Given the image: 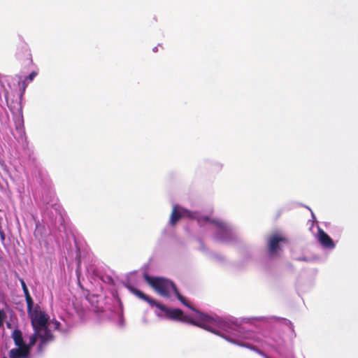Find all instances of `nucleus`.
I'll return each instance as SVG.
<instances>
[{
  "instance_id": "obj_1",
  "label": "nucleus",
  "mask_w": 358,
  "mask_h": 358,
  "mask_svg": "<svg viewBox=\"0 0 358 358\" xmlns=\"http://www.w3.org/2000/svg\"><path fill=\"white\" fill-rule=\"evenodd\" d=\"M144 279L160 296L163 297H170V292L173 290L176 298L183 305L201 315V318L202 320L206 321L209 320L210 317L208 315L203 314L189 304L187 299L179 292L173 282L164 278L152 277L148 274H144Z\"/></svg>"
},
{
  "instance_id": "obj_2",
  "label": "nucleus",
  "mask_w": 358,
  "mask_h": 358,
  "mask_svg": "<svg viewBox=\"0 0 358 358\" xmlns=\"http://www.w3.org/2000/svg\"><path fill=\"white\" fill-rule=\"evenodd\" d=\"M127 289L129 290L131 293L134 294L136 296L139 298L140 299H142L146 302H148L150 306L154 307L156 306L162 311L166 313L169 317L173 320H178L182 322H185L192 324H194L197 327H200L204 329L213 332L207 324H199V322H196L194 320L191 318L190 317L187 315H183V312L182 310L179 308H175L173 310H170L167 308L164 305L157 302V301L150 298L148 295L144 294L141 290L135 288L134 287L131 285H128Z\"/></svg>"
},
{
  "instance_id": "obj_3",
  "label": "nucleus",
  "mask_w": 358,
  "mask_h": 358,
  "mask_svg": "<svg viewBox=\"0 0 358 358\" xmlns=\"http://www.w3.org/2000/svg\"><path fill=\"white\" fill-rule=\"evenodd\" d=\"M27 314L34 330L48 325V317L45 312L41 310L38 305L34 307V304H31L30 308L27 307Z\"/></svg>"
},
{
  "instance_id": "obj_4",
  "label": "nucleus",
  "mask_w": 358,
  "mask_h": 358,
  "mask_svg": "<svg viewBox=\"0 0 358 358\" xmlns=\"http://www.w3.org/2000/svg\"><path fill=\"white\" fill-rule=\"evenodd\" d=\"M182 217H188L191 219H196L198 222L200 223L202 221L204 222H209L213 224H215L217 228L224 230L226 228V224L224 222L216 220V219H210L208 216H203V217H196L194 213H192V211L185 209V208H180Z\"/></svg>"
},
{
  "instance_id": "obj_5",
  "label": "nucleus",
  "mask_w": 358,
  "mask_h": 358,
  "mask_svg": "<svg viewBox=\"0 0 358 358\" xmlns=\"http://www.w3.org/2000/svg\"><path fill=\"white\" fill-rule=\"evenodd\" d=\"M287 238L280 234H271L268 238V249L271 255H276L278 251L280 250V243H287Z\"/></svg>"
},
{
  "instance_id": "obj_6",
  "label": "nucleus",
  "mask_w": 358,
  "mask_h": 358,
  "mask_svg": "<svg viewBox=\"0 0 358 358\" xmlns=\"http://www.w3.org/2000/svg\"><path fill=\"white\" fill-rule=\"evenodd\" d=\"M34 331L36 332L38 338L41 340L39 343L40 348L54 340V336L48 329V325H45L44 327H41L40 329H37L36 330H34Z\"/></svg>"
},
{
  "instance_id": "obj_7",
  "label": "nucleus",
  "mask_w": 358,
  "mask_h": 358,
  "mask_svg": "<svg viewBox=\"0 0 358 358\" xmlns=\"http://www.w3.org/2000/svg\"><path fill=\"white\" fill-rule=\"evenodd\" d=\"M318 241L325 248L333 249L335 244L331 238L322 229H318Z\"/></svg>"
},
{
  "instance_id": "obj_8",
  "label": "nucleus",
  "mask_w": 358,
  "mask_h": 358,
  "mask_svg": "<svg viewBox=\"0 0 358 358\" xmlns=\"http://www.w3.org/2000/svg\"><path fill=\"white\" fill-rule=\"evenodd\" d=\"M30 354L27 346H20L11 349L9 352L10 358H27Z\"/></svg>"
},
{
  "instance_id": "obj_9",
  "label": "nucleus",
  "mask_w": 358,
  "mask_h": 358,
  "mask_svg": "<svg viewBox=\"0 0 358 358\" xmlns=\"http://www.w3.org/2000/svg\"><path fill=\"white\" fill-rule=\"evenodd\" d=\"M17 57L18 59L24 62H27L28 64H31L33 62L30 50L27 48L22 47L21 48L18 49Z\"/></svg>"
},
{
  "instance_id": "obj_10",
  "label": "nucleus",
  "mask_w": 358,
  "mask_h": 358,
  "mask_svg": "<svg viewBox=\"0 0 358 358\" xmlns=\"http://www.w3.org/2000/svg\"><path fill=\"white\" fill-rule=\"evenodd\" d=\"M12 338L13 339L14 343L16 346H27L24 343L22 334L20 330L16 329L12 333Z\"/></svg>"
},
{
  "instance_id": "obj_11",
  "label": "nucleus",
  "mask_w": 358,
  "mask_h": 358,
  "mask_svg": "<svg viewBox=\"0 0 358 358\" xmlns=\"http://www.w3.org/2000/svg\"><path fill=\"white\" fill-rule=\"evenodd\" d=\"M181 210L178 209L176 206H174L170 216V223L175 225L182 218Z\"/></svg>"
},
{
  "instance_id": "obj_12",
  "label": "nucleus",
  "mask_w": 358,
  "mask_h": 358,
  "mask_svg": "<svg viewBox=\"0 0 358 358\" xmlns=\"http://www.w3.org/2000/svg\"><path fill=\"white\" fill-rule=\"evenodd\" d=\"M20 282L22 285L23 292L24 294L27 306V307L30 308L31 304H34V301L29 294V289L26 285L24 280L22 278H20Z\"/></svg>"
},
{
  "instance_id": "obj_13",
  "label": "nucleus",
  "mask_w": 358,
  "mask_h": 358,
  "mask_svg": "<svg viewBox=\"0 0 358 358\" xmlns=\"http://www.w3.org/2000/svg\"><path fill=\"white\" fill-rule=\"evenodd\" d=\"M38 338V337L37 334H36V332H34L30 336L29 343L27 344V346L28 347L29 352H30L31 348L36 344Z\"/></svg>"
},
{
  "instance_id": "obj_14",
  "label": "nucleus",
  "mask_w": 358,
  "mask_h": 358,
  "mask_svg": "<svg viewBox=\"0 0 358 358\" xmlns=\"http://www.w3.org/2000/svg\"><path fill=\"white\" fill-rule=\"evenodd\" d=\"M6 317V313L3 310L0 309V327L3 324V320Z\"/></svg>"
},
{
  "instance_id": "obj_15",
  "label": "nucleus",
  "mask_w": 358,
  "mask_h": 358,
  "mask_svg": "<svg viewBox=\"0 0 358 358\" xmlns=\"http://www.w3.org/2000/svg\"><path fill=\"white\" fill-rule=\"evenodd\" d=\"M36 75H37L36 72L33 71L29 75V76L24 80L32 81L34 80V78L36 76Z\"/></svg>"
},
{
  "instance_id": "obj_16",
  "label": "nucleus",
  "mask_w": 358,
  "mask_h": 358,
  "mask_svg": "<svg viewBox=\"0 0 358 358\" xmlns=\"http://www.w3.org/2000/svg\"><path fill=\"white\" fill-rule=\"evenodd\" d=\"M254 351L256 352L257 353L259 354L260 355L263 356L265 358H270L265 353H264L262 350H260L259 349H258L256 347H255V349L254 350Z\"/></svg>"
},
{
  "instance_id": "obj_17",
  "label": "nucleus",
  "mask_w": 358,
  "mask_h": 358,
  "mask_svg": "<svg viewBox=\"0 0 358 358\" xmlns=\"http://www.w3.org/2000/svg\"><path fill=\"white\" fill-rule=\"evenodd\" d=\"M26 80H24L23 82H22V83L20 84L21 85V89H22V93H24V91H25V89L27 87V83H26Z\"/></svg>"
},
{
  "instance_id": "obj_18",
  "label": "nucleus",
  "mask_w": 358,
  "mask_h": 358,
  "mask_svg": "<svg viewBox=\"0 0 358 358\" xmlns=\"http://www.w3.org/2000/svg\"><path fill=\"white\" fill-rule=\"evenodd\" d=\"M54 325H55V328L57 329L60 327V322L58 321H55L54 322Z\"/></svg>"
},
{
  "instance_id": "obj_19",
  "label": "nucleus",
  "mask_w": 358,
  "mask_h": 358,
  "mask_svg": "<svg viewBox=\"0 0 358 358\" xmlns=\"http://www.w3.org/2000/svg\"><path fill=\"white\" fill-rule=\"evenodd\" d=\"M246 347L252 350H254L255 349V346H253V345H247Z\"/></svg>"
},
{
  "instance_id": "obj_20",
  "label": "nucleus",
  "mask_w": 358,
  "mask_h": 358,
  "mask_svg": "<svg viewBox=\"0 0 358 358\" xmlns=\"http://www.w3.org/2000/svg\"><path fill=\"white\" fill-rule=\"evenodd\" d=\"M7 327H8V328H10V323H7Z\"/></svg>"
},
{
  "instance_id": "obj_21",
  "label": "nucleus",
  "mask_w": 358,
  "mask_h": 358,
  "mask_svg": "<svg viewBox=\"0 0 358 358\" xmlns=\"http://www.w3.org/2000/svg\"><path fill=\"white\" fill-rule=\"evenodd\" d=\"M1 261H2V257H1V256L0 255V263L1 262Z\"/></svg>"
},
{
  "instance_id": "obj_22",
  "label": "nucleus",
  "mask_w": 358,
  "mask_h": 358,
  "mask_svg": "<svg viewBox=\"0 0 358 358\" xmlns=\"http://www.w3.org/2000/svg\"><path fill=\"white\" fill-rule=\"evenodd\" d=\"M3 358H7V357H3Z\"/></svg>"
}]
</instances>
